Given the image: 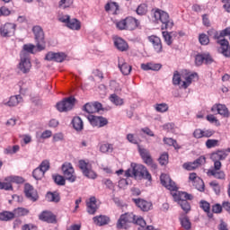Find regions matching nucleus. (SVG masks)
I'll use <instances>...</instances> for the list:
<instances>
[{
	"mask_svg": "<svg viewBox=\"0 0 230 230\" xmlns=\"http://www.w3.org/2000/svg\"><path fill=\"white\" fill-rule=\"evenodd\" d=\"M160 181L162 186H164V188L170 191H176L172 194L173 199L175 202H178L185 213H189V211L191 210V206L188 200H193V196L187 192L177 191V185L175 184V181H172V178H170V175L168 174H161Z\"/></svg>",
	"mask_w": 230,
	"mask_h": 230,
	"instance_id": "f257e3e1",
	"label": "nucleus"
},
{
	"mask_svg": "<svg viewBox=\"0 0 230 230\" xmlns=\"http://www.w3.org/2000/svg\"><path fill=\"white\" fill-rule=\"evenodd\" d=\"M154 17L157 22H162V30H172L173 28V21L170 19L168 13L156 9L154 13Z\"/></svg>",
	"mask_w": 230,
	"mask_h": 230,
	"instance_id": "f03ea898",
	"label": "nucleus"
},
{
	"mask_svg": "<svg viewBox=\"0 0 230 230\" xmlns=\"http://www.w3.org/2000/svg\"><path fill=\"white\" fill-rule=\"evenodd\" d=\"M32 33H34L38 51L46 49V40H44V31L42 27L39 25L34 26L32 28Z\"/></svg>",
	"mask_w": 230,
	"mask_h": 230,
	"instance_id": "7ed1b4c3",
	"label": "nucleus"
},
{
	"mask_svg": "<svg viewBox=\"0 0 230 230\" xmlns=\"http://www.w3.org/2000/svg\"><path fill=\"white\" fill-rule=\"evenodd\" d=\"M133 177H142V179H146L148 182H152V174L143 164H134Z\"/></svg>",
	"mask_w": 230,
	"mask_h": 230,
	"instance_id": "20e7f679",
	"label": "nucleus"
},
{
	"mask_svg": "<svg viewBox=\"0 0 230 230\" xmlns=\"http://www.w3.org/2000/svg\"><path fill=\"white\" fill-rule=\"evenodd\" d=\"M61 170L63 175L68 182H75L76 181V175L75 174V168L73 164L69 162L64 163L62 164Z\"/></svg>",
	"mask_w": 230,
	"mask_h": 230,
	"instance_id": "39448f33",
	"label": "nucleus"
},
{
	"mask_svg": "<svg viewBox=\"0 0 230 230\" xmlns=\"http://www.w3.org/2000/svg\"><path fill=\"white\" fill-rule=\"evenodd\" d=\"M136 220V215L134 214H123L120 216L117 222V228L118 229H127L130 224H133V222Z\"/></svg>",
	"mask_w": 230,
	"mask_h": 230,
	"instance_id": "423d86ee",
	"label": "nucleus"
},
{
	"mask_svg": "<svg viewBox=\"0 0 230 230\" xmlns=\"http://www.w3.org/2000/svg\"><path fill=\"white\" fill-rule=\"evenodd\" d=\"M75 99L74 97H68L57 103L56 108L59 112H67L75 107Z\"/></svg>",
	"mask_w": 230,
	"mask_h": 230,
	"instance_id": "0eeeda50",
	"label": "nucleus"
},
{
	"mask_svg": "<svg viewBox=\"0 0 230 230\" xmlns=\"http://www.w3.org/2000/svg\"><path fill=\"white\" fill-rule=\"evenodd\" d=\"M79 168L82 170L83 175L87 177V179H96L98 175L94 171H93V167L89 163H86L84 160L79 161Z\"/></svg>",
	"mask_w": 230,
	"mask_h": 230,
	"instance_id": "6e6552de",
	"label": "nucleus"
},
{
	"mask_svg": "<svg viewBox=\"0 0 230 230\" xmlns=\"http://www.w3.org/2000/svg\"><path fill=\"white\" fill-rule=\"evenodd\" d=\"M15 28L17 25L12 22H6L0 26V35L1 37H13L15 35Z\"/></svg>",
	"mask_w": 230,
	"mask_h": 230,
	"instance_id": "1a4fd4ad",
	"label": "nucleus"
},
{
	"mask_svg": "<svg viewBox=\"0 0 230 230\" xmlns=\"http://www.w3.org/2000/svg\"><path fill=\"white\" fill-rule=\"evenodd\" d=\"M138 152L144 163L147 164V166H150L151 168H153V170H157V164L154 163V160L152 159V155H150L149 150L139 147Z\"/></svg>",
	"mask_w": 230,
	"mask_h": 230,
	"instance_id": "9d476101",
	"label": "nucleus"
},
{
	"mask_svg": "<svg viewBox=\"0 0 230 230\" xmlns=\"http://www.w3.org/2000/svg\"><path fill=\"white\" fill-rule=\"evenodd\" d=\"M189 182H191L192 186L198 190V191H204L206 185H204V181L199 177L195 172H191L189 175Z\"/></svg>",
	"mask_w": 230,
	"mask_h": 230,
	"instance_id": "9b49d317",
	"label": "nucleus"
},
{
	"mask_svg": "<svg viewBox=\"0 0 230 230\" xmlns=\"http://www.w3.org/2000/svg\"><path fill=\"white\" fill-rule=\"evenodd\" d=\"M87 119L93 127H98L99 128L105 127L109 123V120L102 116L88 115Z\"/></svg>",
	"mask_w": 230,
	"mask_h": 230,
	"instance_id": "f8f14e48",
	"label": "nucleus"
},
{
	"mask_svg": "<svg viewBox=\"0 0 230 230\" xmlns=\"http://www.w3.org/2000/svg\"><path fill=\"white\" fill-rule=\"evenodd\" d=\"M202 164H206V156H199L194 162H189L183 164L184 170H188V172H191L193 170H197L199 166H202Z\"/></svg>",
	"mask_w": 230,
	"mask_h": 230,
	"instance_id": "ddd939ff",
	"label": "nucleus"
},
{
	"mask_svg": "<svg viewBox=\"0 0 230 230\" xmlns=\"http://www.w3.org/2000/svg\"><path fill=\"white\" fill-rule=\"evenodd\" d=\"M19 69L22 70L23 73H30V69H31V62L30 61V56H28V54H21Z\"/></svg>",
	"mask_w": 230,
	"mask_h": 230,
	"instance_id": "4468645a",
	"label": "nucleus"
},
{
	"mask_svg": "<svg viewBox=\"0 0 230 230\" xmlns=\"http://www.w3.org/2000/svg\"><path fill=\"white\" fill-rule=\"evenodd\" d=\"M24 193L25 197H27L29 200H31L32 202H37V200H39V194L37 193V190H35L30 183L25 184Z\"/></svg>",
	"mask_w": 230,
	"mask_h": 230,
	"instance_id": "2eb2a0df",
	"label": "nucleus"
},
{
	"mask_svg": "<svg viewBox=\"0 0 230 230\" xmlns=\"http://www.w3.org/2000/svg\"><path fill=\"white\" fill-rule=\"evenodd\" d=\"M39 220L48 224H57V216L49 210H44L39 215Z\"/></svg>",
	"mask_w": 230,
	"mask_h": 230,
	"instance_id": "dca6fc26",
	"label": "nucleus"
},
{
	"mask_svg": "<svg viewBox=\"0 0 230 230\" xmlns=\"http://www.w3.org/2000/svg\"><path fill=\"white\" fill-rule=\"evenodd\" d=\"M211 112H217V114H220V116H223V118H229V109H227V106L225 104H214L211 108Z\"/></svg>",
	"mask_w": 230,
	"mask_h": 230,
	"instance_id": "f3484780",
	"label": "nucleus"
},
{
	"mask_svg": "<svg viewBox=\"0 0 230 230\" xmlns=\"http://www.w3.org/2000/svg\"><path fill=\"white\" fill-rule=\"evenodd\" d=\"M213 62V58L209 54H198L195 57L196 66H202L205 64H211Z\"/></svg>",
	"mask_w": 230,
	"mask_h": 230,
	"instance_id": "a211bd4d",
	"label": "nucleus"
},
{
	"mask_svg": "<svg viewBox=\"0 0 230 230\" xmlns=\"http://www.w3.org/2000/svg\"><path fill=\"white\" fill-rule=\"evenodd\" d=\"M149 42L153 44V48L156 53H163V42L161 41V38L157 36H149Z\"/></svg>",
	"mask_w": 230,
	"mask_h": 230,
	"instance_id": "6ab92c4d",
	"label": "nucleus"
},
{
	"mask_svg": "<svg viewBox=\"0 0 230 230\" xmlns=\"http://www.w3.org/2000/svg\"><path fill=\"white\" fill-rule=\"evenodd\" d=\"M84 111L87 112V114H94L96 112H100L102 111V103L94 102V103H86L84 106Z\"/></svg>",
	"mask_w": 230,
	"mask_h": 230,
	"instance_id": "aec40b11",
	"label": "nucleus"
},
{
	"mask_svg": "<svg viewBox=\"0 0 230 230\" xmlns=\"http://www.w3.org/2000/svg\"><path fill=\"white\" fill-rule=\"evenodd\" d=\"M46 60H54V62H64L66 60V54L62 52H49L46 57Z\"/></svg>",
	"mask_w": 230,
	"mask_h": 230,
	"instance_id": "412c9836",
	"label": "nucleus"
},
{
	"mask_svg": "<svg viewBox=\"0 0 230 230\" xmlns=\"http://www.w3.org/2000/svg\"><path fill=\"white\" fill-rule=\"evenodd\" d=\"M133 201L142 211H150V209H152V202L150 201L141 199H134Z\"/></svg>",
	"mask_w": 230,
	"mask_h": 230,
	"instance_id": "4be33fe9",
	"label": "nucleus"
},
{
	"mask_svg": "<svg viewBox=\"0 0 230 230\" xmlns=\"http://www.w3.org/2000/svg\"><path fill=\"white\" fill-rule=\"evenodd\" d=\"M119 68L121 71L122 75H128L132 71V66L128 63L125 62V59L119 58Z\"/></svg>",
	"mask_w": 230,
	"mask_h": 230,
	"instance_id": "5701e85b",
	"label": "nucleus"
},
{
	"mask_svg": "<svg viewBox=\"0 0 230 230\" xmlns=\"http://www.w3.org/2000/svg\"><path fill=\"white\" fill-rule=\"evenodd\" d=\"M217 44L220 45V52L224 57H230V46L229 41L226 39L217 40Z\"/></svg>",
	"mask_w": 230,
	"mask_h": 230,
	"instance_id": "b1692460",
	"label": "nucleus"
},
{
	"mask_svg": "<svg viewBox=\"0 0 230 230\" xmlns=\"http://www.w3.org/2000/svg\"><path fill=\"white\" fill-rule=\"evenodd\" d=\"M133 224H137V226H139L138 230H157L152 226H146V221H145V219H143V217H141L135 216V220L133 221Z\"/></svg>",
	"mask_w": 230,
	"mask_h": 230,
	"instance_id": "393cba45",
	"label": "nucleus"
},
{
	"mask_svg": "<svg viewBox=\"0 0 230 230\" xmlns=\"http://www.w3.org/2000/svg\"><path fill=\"white\" fill-rule=\"evenodd\" d=\"M87 213L89 215H94L98 211V205L96 204V198L91 197L88 201H86Z\"/></svg>",
	"mask_w": 230,
	"mask_h": 230,
	"instance_id": "a878e982",
	"label": "nucleus"
},
{
	"mask_svg": "<svg viewBox=\"0 0 230 230\" xmlns=\"http://www.w3.org/2000/svg\"><path fill=\"white\" fill-rule=\"evenodd\" d=\"M197 76H198L197 73L186 74L182 75V78L184 81L181 82V87H182V89H188V87L191 85V82H193V79L197 78Z\"/></svg>",
	"mask_w": 230,
	"mask_h": 230,
	"instance_id": "bb28decb",
	"label": "nucleus"
},
{
	"mask_svg": "<svg viewBox=\"0 0 230 230\" xmlns=\"http://www.w3.org/2000/svg\"><path fill=\"white\" fill-rule=\"evenodd\" d=\"M114 45L119 51H127L128 49V44L121 38H116L114 40Z\"/></svg>",
	"mask_w": 230,
	"mask_h": 230,
	"instance_id": "cd10ccee",
	"label": "nucleus"
},
{
	"mask_svg": "<svg viewBox=\"0 0 230 230\" xmlns=\"http://www.w3.org/2000/svg\"><path fill=\"white\" fill-rule=\"evenodd\" d=\"M207 173L208 177L212 176L214 179H219V181L226 180V172L224 171L208 170Z\"/></svg>",
	"mask_w": 230,
	"mask_h": 230,
	"instance_id": "c85d7f7f",
	"label": "nucleus"
},
{
	"mask_svg": "<svg viewBox=\"0 0 230 230\" xmlns=\"http://www.w3.org/2000/svg\"><path fill=\"white\" fill-rule=\"evenodd\" d=\"M93 220L95 226H107L111 222V218L107 216H96Z\"/></svg>",
	"mask_w": 230,
	"mask_h": 230,
	"instance_id": "c756f323",
	"label": "nucleus"
},
{
	"mask_svg": "<svg viewBox=\"0 0 230 230\" xmlns=\"http://www.w3.org/2000/svg\"><path fill=\"white\" fill-rule=\"evenodd\" d=\"M126 21V30L132 31V30H136L137 28L138 22L137 19L133 17H127Z\"/></svg>",
	"mask_w": 230,
	"mask_h": 230,
	"instance_id": "7c9ffc66",
	"label": "nucleus"
},
{
	"mask_svg": "<svg viewBox=\"0 0 230 230\" xmlns=\"http://www.w3.org/2000/svg\"><path fill=\"white\" fill-rule=\"evenodd\" d=\"M22 96L14 95L10 97L9 101L5 103V105H8V107H17L19 103H22Z\"/></svg>",
	"mask_w": 230,
	"mask_h": 230,
	"instance_id": "2f4dec72",
	"label": "nucleus"
},
{
	"mask_svg": "<svg viewBox=\"0 0 230 230\" xmlns=\"http://www.w3.org/2000/svg\"><path fill=\"white\" fill-rule=\"evenodd\" d=\"M5 182H8L9 184H22L24 182V179L21 176H7L4 178Z\"/></svg>",
	"mask_w": 230,
	"mask_h": 230,
	"instance_id": "473e14b6",
	"label": "nucleus"
},
{
	"mask_svg": "<svg viewBox=\"0 0 230 230\" xmlns=\"http://www.w3.org/2000/svg\"><path fill=\"white\" fill-rule=\"evenodd\" d=\"M227 157V153L224 150L217 151L211 155L212 161H224Z\"/></svg>",
	"mask_w": 230,
	"mask_h": 230,
	"instance_id": "72a5a7b5",
	"label": "nucleus"
},
{
	"mask_svg": "<svg viewBox=\"0 0 230 230\" xmlns=\"http://www.w3.org/2000/svg\"><path fill=\"white\" fill-rule=\"evenodd\" d=\"M67 28L70 30H75L76 31H80L82 28V22L78 19H71L66 24Z\"/></svg>",
	"mask_w": 230,
	"mask_h": 230,
	"instance_id": "f704fd0d",
	"label": "nucleus"
},
{
	"mask_svg": "<svg viewBox=\"0 0 230 230\" xmlns=\"http://www.w3.org/2000/svg\"><path fill=\"white\" fill-rule=\"evenodd\" d=\"M72 125L75 130H77V131L84 130V121L80 117H74L72 120Z\"/></svg>",
	"mask_w": 230,
	"mask_h": 230,
	"instance_id": "c9c22d12",
	"label": "nucleus"
},
{
	"mask_svg": "<svg viewBox=\"0 0 230 230\" xmlns=\"http://www.w3.org/2000/svg\"><path fill=\"white\" fill-rule=\"evenodd\" d=\"M13 218H15L13 212L4 211L0 213V220L4 222H8V220H13Z\"/></svg>",
	"mask_w": 230,
	"mask_h": 230,
	"instance_id": "e433bc0d",
	"label": "nucleus"
},
{
	"mask_svg": "<svg viewBox=\"0 0 230 230\" xmlns=\"http://www.w3.org/2000/svg\"><path fill=\"white\" fill-rule=\"evenodd\" d=\"M164 143L165 145H168L169 146H173L175 150H179L181 148V146L177 143V140L172 138V137H164Z\"/></svg>",
	"mask_w": 230,
	"mask_h": 230,
	"instance_id": "4c0bfd02",
	"label": "nucleus"
},
{
	"mask_svg": "<svg viewBox=\"0 0 230 230\" xmlns=\"http://www.w3.org/2000/svg\"><path fill=\"white\" fill-rule=\"evenodd\" d=\"M46 199L49 202H60V195L57 192L47 193Z\"/></svg>",
	"mask_w": 230,
	"mask_h": 230,
	"instance_id": "58836bf2",
	"label": "nucleus"
},
{
	"mask_svg": "<svg viewBox=\"0 0 230 230\" xmlns=\"http://www.w3.org/2000/svg\"><path fill=\"white\" fill-rule=\"evenodd\" d=\"M117 10H119V5H118V3L109 2L105 5L106 12H113V13H116Z\"/></svg>",
	"mask_w": 230,
	"mask_h": 230,
	"instance_id": "ea45409f",
	"label": "nucleus"
},
{
	"mask_svg": "<svg viewBox=\"0 0 230 230\" xmlns=\"http://www.w3.org/2000/svg\"><path fill=\"white\" fill-rule=\"evenodd\" d=\"M99 150L100 152H102V154H107L109 152H112V150H114V147L111 144L103 143L100 145Z\"/></svg>",
	"mask_w": 230,
	"mask_h": 230,
	"instance_id": "a19ab883",
	"label": "nucleus"
},
{
	"mask_svg": "<svg viewBox=\"0 0 230 230\" xmlns=\"http://www.w3.org/2000/svg\"><path fill=\"white\" fill-rule=\"evenodd\" d=\"M180 222L183 229L185 230L191 229V222L190 221V218H188V217L184 216L183 217H180Z\"/></svg>",
	"mask_w": 230,
	"mask_h": 230,
	"instance_id": "79ce46f5",
	"label": "nucleus"
},
{
	"mask_svg": "<svg viewBox=\"0 0 230 230\" xmlns=\"http://www.w3.org/2000/svg\"><path fill=\"white\" fill-rule=\"evenodd\" d=\"M168 109H170V107L168 106L167 103H157L155 105V111H156V112H161V113H164V112H168Z\"/></svg>",
	"mask_w": 230,
	"mask_h": 230,
	"instance_id": "37998d69",
	"label": "nucleus"
},
{
	"mask_svg": "<svg viewBox=\"0 0 230 230\" xmlns=\"http://www.w3.org/2000/svg\"><path fill=\"white\" fill-rule=\"evenodd\" d=\"M14 217H26L30 213V210L28 208H17L13 210Z\"/></svg>",
	"mask_w": 230,
	"mask_h": 230,
	"instance_id": "c03bdc74",
	"label": "nucleus"
},
{
	"mask_svg": "<svg viewBox=\"0 0 230 230\" xmlns=\"http://www.w3.org/2000/svg\"><path fill=\"white\" fill-rule=\"evenodd\" d=\"M162 35L167 46H172V44H173V37H172V32L163 31Z\"/></svg>",
	"mask_w": 230,
	"mask_h": 230,
	"instance_id": "a18cd8bd",
	"label": "nucleus"
},
{
	"mask_svg": "<svg viewBox=\"0 0 230 230\" xmlns=\"http://www.w3.org/2000/svg\"><path fill=\"white\" fill-rule=\"evenodd\" d=\"M110 101L111 102V103H113L114 105H123L124 102L123 99L120 98L119 96H118L116 93H112L110 96Z\"/></svg>",
	"mask_w": 230,
	"mask_h": 230,
	"instance_id": "49530a36",
	"label": "nucleus"
},
{
	"mask_svg": "<svg viewBox=\"0 0 230 230\" xmlns=\"http://www.w3.org/2000/svg\"><path fill=\"white\" fill-rule=\"evenodd\" d=\"M182 75L179 73V71H175L172 75V84L174 85H181V83L182 82Z\"/></svg>",
	"mask_w": 230,
	"mask_h": 230,
	"instance_id": "de8ad7c7",
	"label": "nucleus"
},
{
	"mask_svg": "<svg viewBox=\"0 0 230 230\" xmlns=\"http://www.w3.org/2000/svg\"><path fill=\"white\" fill-rule=\"evenodd\" d=\"M147 12H148V5H146V4H141L137 8V15H146Z\"/></svg>",
	"mask_w": 230,
	"mask_h": 230,
	"instance_id": "09e8293b",
	"label": "nucleus"
},
{
	"mask_svg": "<svg viewBox=\"0 0 230 230\" xmlns=\"http://www.w3.org/2000/svg\"><path fill=\"white\" fill-rule=\"evenodd\" d=\"M45 175V172L41 171L40 167H37L32 172V177L36 179V181H40Z\"/></svg>",
	"mask_w": 230,
	"mask_h": 230,
	"instance_id": "8fccbe9b",
	"label": "nucleus"
},
{
	"mask_svg": "<svg viewBox=\"0 0 230 230\" xmlns=\"http://www.w3.org/2000/svg\"><path fill=\"white\" fill-rule=\"evenodd\" d=\"M20 146L15 145L13 146H8L4 149V154L7 155H12L13 154H17V152L20 150Z\"/></svg>",
	"mask_w": 230,
	"mask_h": 230,
	"instance_id": "3c124183",
	"label": "nucleus"
},
{
	"mask_svg": "<svg viewBox=\"0 0 230 230\" xmlns=\"http://www.w3.org/2000/svg\"><path fill=\"white\" fill-rule=\"evenodd\" d=\"M199 42L201 46H208L209 44V37L206 33H201L199 36Z\"/></svg>",
	"mask_w": 230,
	"mask_h": 230,
	"instance_id": "603ef678",
	"label": "nucleus"
},
{
	"mask_svg": "<svg viewBox=\"0 0 230 230\" xmlns=\"http://www.w3.org/2000/svg\"><path fill=\"white\" fill-rule=\"evenodd\" d=\"M207 148H215L216 146H220V141L217 139H208L205 143Z\"/></svg>",
	"mask_w": 230,
	"mask_h": 230,
	"instance_id": "864d4df0",
	"label": "nucleus"
},
{
	"mask_svg": "<svg viewBox=\"0 0 230 230\" xmlns=\"http://www.w3.org/2000/svg\"><path fill=\"white\" fill-rule=\"evenodd\" d=\"M199 208H201L205 213H209V211H211V205L206 200H201L199 202Z\"/></svg>",
	"mask_w": 230,
	"mask_h": 230,
	"instance_id": "5fc2aeb1",
	"label": "nucleus"
},
{
	"mask_svg": "<svg viewBox=\"0 0 230 230\" xmlns=\"http://www.w3.org/2000/svg\"><path fill=\"white\" fill-rule=\"evenodd\" d=\"M38 168L41 169L43 173H46V172H48V170H49V168H50L49 161L43 160Z\"/></svg>",
	"mask_w": 230,
	"mask_h": 230,
	"instance_id": "6e6d98bb",
	"label": "nucleus"
},
{
	"mask_svg": "<svg viewBox=\"0 0 230 230\" xmlns=\"http://www.w3.org/2000/svg\"><path fill=\"white\" fill-rule=\"evenodd\" d=\"M0 190H5V191H13V186H12V183L4 181H0Z\"/></svg>",
	"mask_w": 230,
	"mask_h": 230,
	"instance_id": "4d7b16f0",
	"label": "nucleus"
},
{
	"mask_svg": "<svg viewBox=\"0 0 230 230\" xmlns=\"http://www.w3.org/2000/svg\"><path fill=\"white\" fill-rule=\"evenodd\" d=\"M207 119L209 121V123H214L216 127H220V120H218L215 115H208Z\"/></svg>",
	"mask_w": 230,
	"mask_h": 230,
	"instance_id": "13d9d810",
	"label": "nucleus"
},
{
	"mask_svg": "<svg viewBox=\"0 0 230 230\" xmlns=\"http://www.w3.org/2000/svg\"><path fill=\"white\" fill-rule=\"evenodd\" d=\"M54 182L58 186H65L66 185V179L63 178L61 175L54 176Z\"/></svg>",
	"mask_w": 230,
	"mask_h": 230,
	"instance_id": "bf43d9fd",
	"label": "nucleus"
},
{
	"mask_svg": "<svg viewBox=\"0 0 230 230\" xmlns=\"http://www.w3.org/2000/svg\"><path fill=\"white\" fill-rule=\"evenodd\" d=\"M158 161L162 166H166V164L168 163V153L162 154Z\"/></svg>",
	"mask_w": 230,
	"mask_h": 230,
	"instance_id": "052dcab7",
	"label": "nucleus"
},
{
	"mask_svg": "<svg viewBox=\"0 0 230 230\" xmlns=\"http://www.w3.org/2000/svg\"><path fill=\"white\" fill-rule=\"evenodd\" d=\"M209 184H210V187L212 188V190L215 191L216 195H219L220 185L218 184V182H217V181H213Z\"/></svg>",
	"mask_w": 230,
	"mask_h": 230,
	"instance_id": "680f3d73",
	"label": "nucleus"
},
{
	"mask_svg": "<svg viewBox=\"0 0 230 230\" xmlns=\"http://www.w3.org/2000/svg\"><path fill=\"white\" fill-rule=\"evenodd\" d=\"M208 37H213V39H216L218 40L220 39V32L217 31L215 29H210L208 31Z\"/></svg>",
	"mask_w": 230,
	"mask_h": 230,
	"instance_id": "e2e57ef3",
	"label": "nucleus"
},
{
	"mask_svg": "<svg viewBox=\"0 0 230 230\" xmlns=\"http://www.w3.org/2000/svg\"><path fill=\"white\" fill-rule=\"evenodd\" d=\"M73 4V0H61L59 2L60 8H69Z\"/></svg>",
	"mask_w": 230,
	"mask_h": 230,
	"instance_id": "0e129e2a",
	"label": "nucleus"
},
{
	"mask_svg": "<svg viewBox=\"0 0 230 230\" xmlns=\"http://www.w3.org/2000/svg\"><path fill=\"white\" fill-rule=\"evenodd\" d=\"M33 49H35V45L33 44L23 45V51H26L27 53H33Z\"/></svg>",
	"mask_w": 230,
	"mask_h": 230,
	"instance_id": "69168bd1",
	"label": "nucleus"
},
{
	"mask_svg": "<svg viewBox=\"0 0 230 230\" xmlns=\"http://www.w3.org/2000/svg\"><path fill=\"white\" fill-rule=\"evenodd\" d=\"M118 30H127V22L126 20H121L116 23Z\"/></svg>",
	"mask_w": 230,
	"mask_h": 230,
	"instance_id": "338daca9",
	"label": "nucleus"
},
{
	"mask_svg": "<svg viewBox=\"0 0 230 230\" xmlns=\"http://www.w3.org/2000/svg\"><path fill=\"white\" fill-rule=\"evenodd\" d=\"M203 137H211L215 135V130L213 129H202Z\"/></svg>",
	"mask_w": 230,
	"mask_h": 230,
	"instance_id": "774afa93",
	"label": "nucleus"
}]
</instances>
